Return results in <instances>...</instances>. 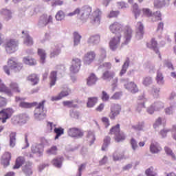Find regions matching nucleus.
<instances>
[{"label": "nucleus", "instance_id": "f257e3e1", "mask_svg": "<svg viewBox=\"0 0 176 176\" xmlns=\"http://www.w3.org/2000/svg\"><path fill=\"white\" fill-rule=\"evenodd\" d=\"M81 12V14H80ZM92 13V14H91ZM80 14V19L82 21H86L89 19V22L92 25L98 27L101 24V16L102 11L100 8H96L93 12V8L90 6H84L80 8H76L72 12L67 14L69 17Z\"/></svg>", "mask_w": 176, "mask_h": 176}, {"label": "nucleus", "instance_id": "f03ea898", "mask_svg": "<svg viewBox=\"0 0 176 176\" xmlns=\"http://www.w3.org/2000/svg\"><path fill=\"white\" fill-rule=\"evenodd\" d=\"M8 65H4L3 69L7 75H10V69L15 72H20L23 69V64L16 60V58H10L7 62Z\"/></svg>", "mask_w": 176, "mask_h": 176}, {"label": "nucleus", "instance_id": "7ed1b4c3", "mask_svg": "<svg viewBox=\"0 0 176 176\" xmlns=\"http://www.w3.org/2000/svg\"><path fill=\"white\" fill-rule=\"evenodd\" d=\"M3 47L6 53L12 54V53H14L19 50V41H16V39H8L4 43Z\"/></svg>", "mask_w": 176, "mask_h": 176}, {"label": "nucleus", "instance_id": "20e7f679", "mask_svg": "<svg viewBox=\"0 0 176 176\" xmlns=\"http://www.w3.org/2000/svg\"><path fill=\"white\" fill-rule=\"evenodd\" d=\"M120 112H122V106L118 103H113L110 107L109 118L111 120H115V119H116V116L120 115Z\"/></svg>", "mask_w": 176, "mask_h": 176}, {"label": "nucleus", "instance_id": "39448f33", "mask_svg": "<svg viewBox=\"0 0 176 176\" xmlns=\"http://www.w3.org/2000/svg\"><path fill=\"white\" fill-rule=\"evenodd\" d=\"M67 134L69 137L72 138H82L85 135V132L82 129L78 127H72L69 129L67 131Z\"/></svg>", "mask_w": 176, "mask_h": 176}, {"label": "nucleus", "instance_id": "423d86ee", "mask_svg": "<svg viewBox=\"0 0 176 176\" xmlns=\"http://www.w3.org/2000/svg\"><path fill=\"white\" fill-rule=\"evenodd\" d=\"M109 30L116 35H122L124 30L123 24L120 22H114L110 25Z\"/></svg>", "mask_w": 176, "mask_h": 176}, {"label": "nucleus", "instance_id": "0eeeda50", "mask_svg": "<svg viewBox=\"0 0 176 176\" xmlns=\"http://www.w3.org/2000/svg\"><path fill=\"white\" fill-rule=\"evenodd\" d=\"M147 47L148 49H151V50H153L155 52V54H158L159 58L162 60V55L160 54V51L159 50V47L157 44V41H156V38H152L150 41V43H146Z\"/></svg>", "mask_w": 176, "mask_h": 176}, {"label": "nucleus", "instance_id": "6e6552de", "mask_svg": "<svg viewBox=\"0 0 176 176\" xmlns=\"http://www.w3.org/2000/svg\"><path fill=\"white\" fill-rule=\"evenodd\" d=\"M120 39H122V34L116 35L111 38L109 41V47L111 50L115 52L118 49V46L120 45Z\"/></svg>", "mask_w": 176, "mask_h": 176}, {"label": "nucleus", "instance_id": "1a4fd4ad", "mask_svg": "<svg viewBox=\"0 0 176 176\" xmlns=\"http://www.w3.org/2000/svg\"><path fill=\"white\" fill-rule=\"evenodd\" d=\"M133 38V29L129 25L125 26L124 30V41L122 45H128Z\"/></svg>", "mask_w": 176, "mask_h": 176}, {"label": "nucleus", "instance_id": "9d476101", "mask_svg": "<svg viewBox=\"0 0 176 176\" xmlns=\"http://www.w3.org/2000/svg\"><path fill=\"white\" fill-rule=\"evenodd\" d=\"M82 65V60L78 58H73L72 60V66L70 67V72L72 74H77L80 69V65Z\"/></svg>", "mask_w": 176, "mask_h": 176}, {"label": "nucleus", "instance_id": "9b49d317", "mask_svg": "<svg viewBox=\"0 0 176 176\" xmlns=\"http://www.w3.org/2000/svg\"><path fill=\"white\" fill-rule=\"evenodd\" d=\"M144 34L145 32L144 30V24L142 22L139 21L136 24V35L135 37L137 39H142L144 38Z\"/></svg>", "mask_w": 176, "mask_h": 176}, {"label": "nucleus", "instance_id": "f8f14e48", "mask_svg": "<svg viewBox=\"0 0 176 176\" xmlns=\"http://www.w3.org/2000/svg\"><path fill=\"white\" fill-rule=\"evenodd\" d=\"M10 160H12V153L10 152H5L1 157V164L3 167H8L10 164Z\"/></svg>", "mask_w": 176, "mask_h": 176}, {"label": "nucleus", "instance_id": "ddd939ff", "mask_svg": "<svg viewBox=\"0 0 176 176\" xmlns=\"http://www.w3.org/2000/svg\"><path fill=\"white\" fill-rule=\"evenodd\" d=\"M96 52H94V51L87 52L84 56V61L85 64L90 65V64L96 60Z\"/></svg>", "mask_w": 176, "mask_h": 176}, {"label": "nucleus", "instance_id": "4468645a", "mask_svg": "<svg viewBox=\"0 0 176 176\" xmlns=\"http://www.w3.org/2000/svg\"><path fill=\"white\" fill-rule=\"evenodd\" d=\"M116 76V74L115 72L107 69L102 72L101 78L103 79V80H108L109 82H111V80H112Z\"/></svg>", "mask_w": 176, "mask_h": 176}, {"label": "nucleus", "instance_id": "2eb2a0df", "mask_svg": "<svg viewBox=\"0 0 176 176\" xmlns=\"http://www.w3.org/2000/svg\"><path fill=\"white\" fill-rule=\"evenodd\" d=\"M124 87L128 91L132 93V94H135V93H138L139 91L138 87L134 82H130L125 84Z\"/></svg>", "mask_w": 176, "mask_h": 176}, {"label": "nucleus", "instance_id": "dca6fc26", "mask_svg": "<svg viewBox=\"0 0 176 176\" xmlns=\"http://www.w3.org/2000/svg\"><path fill=\"white\" fill-rule=\"evenodd\" d=\"M69 93H71V89L61 91L56 96H52L51 100L52 101H60V100H63L64 97H68V96H69Z\"/></svg>", "mask_w": 176, "mask_h": 176}, {"label": "nucleus", "instance_id": "f3484780", "mask_svg": "<svg viewBox=\"0 0 176 176\" xmlns=\"http://www.w3.org/2000/svg\"><path fill=\"white\" fill-rule=\"evenodd\" d=\"M45 100L41 102L34 110V116L36 118H39L42 113H43V109H45Z\"/></svg>", "mask_w": 176, "mask_h": 176}, {"label": "nucleus", "instance_id": "a211bd4d", "mask_svg": "<svg viewBox=\"0 0 176 176\" xmlns=\"http://www.w3.org/2000/svg\"><path fill=\"white\" fill-rule=\"evenodd\" d=\"M23 173L25 176H31L33 174L32 172V163L28 162H26L25 165L22 168Z\"/></svg>", "mask_w": 176, "mask_h": 176}, {"label": "nucleus", "instance_id": "6ab92c4d", "mask_svg": "<svg viewBox=\"0 0 176 176\" xmlns=\"http://www.w3.org/2000/svg\"><path fill=\"white\" fill-rule=\"evenodd\" d=\"M32 153H36L38 155V156H42L43 155V145L42 144H36L32 146L31 148Z\"/></svg>", "mask_w": 176, "mask_h": 176}, {"label": "nucleus", "instance_id": "aec40b11", "mask_svg": "<svg viewBox=\"0 0 176 176\" xmlns=\"http://www.w3.org/2000/svg\"><path fill=\"white\" fill-rule=\"evenodd\" d=\"M39 23L46 26L50 23H53V16L52 15L47 16L46 14H43L41 16Z\"/></svg>", "mask_w": 176, "mask_h": 176}, {"label": "nucleus", "instance_id": "412c9836", "mask_svg": "<svg viewBox=\"0 0 176 176\" xmlns=\"http://www.w3.org/2000/svg\"><path fill=\"white\" fill-rule=\"evenodd\" d=\"M162 150L159 143L154 142H151L150 145V152L151 153H159Z\"/></svg>", "mask_w": 176, "mask_h": 176}, {"label": "nucleus", "instance_id": "4be33fe9", "mask_svg": "<svg viewBox=\"0 0 176 176\" xmlns=\"http://www.w3.org/2000/svg\"><path fill=\"white\" fill-rule=\"evenodd\" d=\"M97 80H98V78L96 74H94V73H91L87 78V86H93L97 83Z\"/></svg>", "mask_w": 176, "mask_h": 176}, {"label": "nucleus", "instance_id": "5701e85b", "mask_svg": "<svg viewBox=\"0 0 176 176\" xmlns=\"http://www.w3.org/2000/svg\"><path fill=\"white\" fill-rule=\"evenodd\" d=\"M63 162H64V157H58L52 160L51 163L54 166V167H56V168H61V166H63Z\"/></svg>", "mask_w": 176, "mask_h": 176}, {"label": "nucleus", "instance_id": "b1692460", "mask_svg": "<svg viewBox=\"0 0 176 176\" xmlns=\"http://www.w3.org/2000/svg\"><path fill=\"white\" fill-rule=\"evenodd\" d=\"M25 163V158L24 157L19 156L16 158L15 164L13 166V170H17Z\"/></svg>", "mask_w": 176, "mask_h": 176}, {"label": "nucleus", "instance_id": "393cba45", "mask_svg": "<svg viewBox=\"0 0 176 176\" xmlns=\"http://www.w3.org/2000/svg\"><path fill=\"white\" fill-rule=\"evenodd\" d=\"M28 80L32 83V86H35L38 83H39V77H38V75L35 74H32L30 76H28Z\"/></svg>", "mask_w": 176, "mask_h": 176}, {"label": "nucleus", "instance_id": "a878e982", "mask_svg": "<svg viewBox=\"0 0 176 176\" xmlns=\"http://www.w3.org/2000/svg\"><path fill=\"white\" fill-rule=\"evenodd\" d=\"M100 34L92 35L88 39V43L91 45H97V43H100Z\"/></svg>", "mask_w": 176, "mask_h": 176}, {"label": "nucleus", "instance_id": "bb28decb", "mask_svg": "<svg viewBox=\"0 0 176 176\" xmlns=\"http://www.w3.org/2000/svg\"><path fill=\"white\" fill-rule=\"evenodd\" d=\"M10 89L11 90L12 94H13V93H21V89L17 82H12L10 84Z\"/></svg>", "mask_w": 176, "mask_h": 176}, {"label": "nucleus", "instance_id": "cd10ccee", "mask_svg": "<svg viewBox=\"0 0 176 176\" xmlns=\"http://www.w3.org/2000/svg\"><path fill=\"white\" fill-rule=\"evenodd\" d=\"M37 54L40 57V62L41 64H45V61L46 60V51L43 49L38 48L37 50Z\"/></svg>", "mask_w": 176, "mask_h": 176}, {"label": "nucleus", "instance_id": "c85d7f7f", "mask_svg": "<svg viewBox=\"0 0 176 176\" xmlns=\"http://www.w3.org/2000/svg\"><path fill=\"white\" fill-rule=\"evenodd\" d=\"M50 87H52V86H54V85H56V82H57V72H51L50 76Z\"/></svg>", "mask_w": 176, "mask_h": 176}, {"label": "nucleus", "instance_id": "c756f323", "mask_svg": "<svg viewBox=\"0 0 176 176\" xmlns=\"http://www.w3.org/2000/svg\"><path fill=\"white\" fill-rule=\"evenodd\" d=\"M98 101V98L97 97L88 98V101L87 103V108H93V107H94V105L97 104Z\"/></svg>", "mask_w": 176, "mask_h": 176}, {"label": "nucleus", "instance_id": "7c9ffc66", "mask_svg": "<svg viewBox=\"0 0 176 176\" xmlns=\"http://www.w3.org/2000/svg\"><path fill=\"white\" fill-rule=\"evenodd\" d=\"M38 105V102H21L19 104V107L21 108H25V109H28V108H32V107H36Z\"/></svg>", "mask_w": 176, "mask_h": 176}, {"label": "nucleus", "instance_id": "2f4dec72", "mask_svg": "<svg viewBox=\"0 0 176 176\" xmlns=\"http://www.w3.org/2000/svg\"><path fill=\"white\" fill-rule=\"evenodd\" d=\"M23 61L27 65H30V66L36 65V60H35V58H33L24 57L23 58Z\"/></svg>", "mask_w": 176, "mask_h": 176}, {"label": "nucleus", "instance_id": "473e14b6", "mask_svg": "<svg viewBox=\"0 0 176 176\" xmlns=\"http://www.w3.org/2000/svg\"><path fill=\"white\" fill-rule=\"evenodd\" d=\"M169 3H166V1H160V0H155L154 1V6L157 9H161V8H164V6H167Z\"/></svg>", "mask_w": 176, "mask_h": 176}, {"label": "nucleus", "instance_id": "72a5a7b5", "mask_svg": "<svg viewBox=\"0 0 176 176\" xmlns=\"http://www.w3.org/2000/svg\"><path fill=\"white\" fill-rule=\"evenodd\" d=\"M156 81L158 85H163L164 83V76H163V73L160 70L157 71Z\"/></svg>", "mask_w": 176, "mask_h": 176}, {"label": "nucleus", "instance_id": "f704fd0d", "mask_svg": "<svg viewBox=\"0 0 176 176\" xmlns=\"http://www.w3.org/2000/svg\"><path fill=\"white\" fill-rule=\"evenodd\" d=\"M23 43L26 46H32V45H34V39L31 38L28 33L25 34V37L23 40Z\"/></svg>", "mask_w": 176, "mask_h": 176}, {"label": "nucleus", "instance_id": "c9c22d12", "mask_svg": "<svg viewBox=\"0 0 176 176\" xmlns=\"http://www.w3.org/2000/svg\"><path fill=\"white\" fill-rule=\"evenodd\" d=\"M111 144V137L105 136L103 140V144L102 146V151H107L108 146H109Z\"/></svg>", "mask_w": 176, "mask_h": 176}, {"label": "nucleus", "instance_id": "e433bc0d", "mask_svg": "<svg viewBox=\"0 0 176 176\" xmlns=\"http://www.w3.org/2000/svg\"><path fill=\"white\" fill-rule=\"evenodd\" d=\"M0 93H6L8 96H12V91L5 85V84H0Z\"/></svg>", "mask_w": 176, "mask_h": 176}, {"label": "nucleus", "instance_id": "4c0bfd02", "mask_svg": "<svg viewBox=\"0 0 176 176\" xmlns=\"http://www.w3.org/2000/svg\"><path fill=\"white\" fill-rule=\"evenodd\" d=\"M120 132V124H118L110 129V134L116 137Z\"/></svg>", "mask_w": 176, "mask_h": 176}, {"label": "nucleus", "instance_id": "58836bf2", "mask_svg": "<svg viewBox=\"0 0 176 176\" xmlns=\"http://www.w3.org/2000/svg\"><path fill=\"white\" fill-rule=\"evenodd\" d=\"M132 12L135 14V19H137V17L141 14V10L140 9L138 4L136 3L133 5Z\"/></svg>", "mask_w": 176, "mask_h": 176}, {"label": "nucleus", "instance_id": "ea45409f", "mask_svg": "<svg viewBox=\"0 0 176 176\" xmlns=\"http://www.w3.org/2000/svg\"><path fill=\"white\" fill-rule=\"evenodd\" d=\"M54 132L56 135L55 136V140H58V138H60V137L64 134V129L62 127L55 128L54 129Z\"/></svg>", "mask_w": 176, "mask_h": 176}, {"label": "nucleus", "instance_id": "a19ab883", "mask_svg": "<svg viewBox=\"0 0 176 176\" xmlns=\"http://www.w3.org/2000/svg\"><path fill=\"white\" fill-rule=\"evenodd\" d=\"M153 16L152 18V21L156 22V21H162V12L160 11H157L153 13Z\"/></svg>", "mask_w": 176, "mask_h": 176}, {"label": "nucleus", "instance_id": "79ce46f5", "mask_svg": "<svg viewBox=\"0 0 176 176\" xmlns=\"http://www.w3.org/2000/svg\"><path fill=\"white\" fill-rule=\"evenodd\" d=\"M114 140L116 142H122V141H124L126 140V135L122 132H120L116 136H115Z\"/></svg>", "mask_w": 176, "mask_h": 176}, {"label": "nucleus", "instance_id": "37998d69", "mask_svg": "<svg viewBox=\"0 0 176 176\" xmlns=\"http://www.w3.org/2000/svg\"><path fill=\"white\" fill-rule=\"evenodd\" d=\"M74 46H76L80 43V39L82 38V36L78 34V32L74 33Z\"/></svg>", "mask_w": 176, "mask_h": 176}, {"label": "nucleus", "instance_id": "c03bdc74", "mask_svg": "<svg viewBox=\"0 0 176 176\" xmlns=\"http://www.w3.org/2000/svg\"><path fill=\"white\" fill-rule=\"evenodd\" d=\"M16 145V133H11L10 134V146L14 148Z\"/></svg>", "mask_w": 176, "mask_h": 176}, {"label": "nucleus", "instance_id": "a18cd8bd", "mask_svg": "<svg viewBox=\"0 0 176 176\" xmlns=\"http://www.w3.org/2000/svg\"><path fill=\"white\" fill-rule=\"evenodd\" d=\"M9 116L6 114L4 109L0 111V120H1L2 123H6V120H8Z\"/></svg>", "mask_w": 176, "mask_h": 176}, {"label": "nucleus", "instance_id": "49530a36", "mask_svg": "<svg viewBox=\"0 0 176 176\" xmlns=\"http://www.w3.org/2000/svg\"><path fill=\"white\" fill-rule=\"evenodd\" d=\"M55 18L58 21H61V20H64L65 18V13L63 10H59L57 12Z\"/></svg>", "mask_w": 176, "mask_h": 176}, {"label": "nucleus", "instance_id": "de8ad7c7", "mask_svg": "<svg viewBox=\"0 0 176 176\" xmlns=\"http://www.w3.org/2000/svg\"><path fill=\"white\" fill-rule=\"evenodd\" d=\"M155 105H163V103L161 102H154L153 104V105H151V107H149L147 109V112L148 113H149L150 115H152L154 112H155Z\"/></svg>", "mask_w": 176, "mask_h": 176}, {"label": "nucleus", "instance_id": "09e8293b", "mask_svg": "<svg viewBox=\"0 0 176 176\" xmlns=\"http://www.w3.org/2000/svg\"><path fill=\"white\" fill-rule=\"evenodd\" d=\"M57 151H58V149L57 148V146H52L50 148L47 150V153L48 155H57Z\"/></svg>", "mask_w": 176, "mask_h": 176}, {"label": "nucleus", "instance_id": "8fccbe9b", "mask_svg": "<svg viewBox=\"0 0 176 176\" xmlns=\"http://www.w3.org/2000/svg\"><path fill=\"white\" fill-rule=\"evenodd\" d=\"M164 151H165V153H166V155H168V156H171V157H173L174 159V160H175V154H174V153H173V150H171L170 148V147L165 146Z\"/></svg>", "mask_w": 176, "mask_h": 176}, {"label": "nucleus", "instance_id": "3c124183", "mask_svg": "<svg viewBox=\"0 0 176 176\" xmlns=\"http://www.w3.org/2000/svg\"><path fill=\"white\" fill-rule=\"evenodd\" d=\"M142 83L144 86H149L150 85H152L153 80L152 77H145L143 78Z\"/></svg>", "mask_w": 176, "mask_h": 176}, {"label": "nucleus", "instance_id": "603ef678", "mask_svg": "<svg viewBox=\"0 0 176 176\" xmlns=\"http://www.w3.org/2000/svg\"><path fill=\"white\" fill-rule=\"evenodd\" d=\"M123 157H124V155L118 152L114 153L113 155V158L115 162H118V160H122Z\"/></svg>", "mask_w": 176, "mask_h": 176}, {"label": "nucleus", "instance_id": "864d4df0", "mask_svg": "<svg viewBox=\"0 0 176 176\" xmlns=\"http://www.w3.org/2000/svg\"><path fill=\"white\" fill-rule=\"evenodd\" d=\"M154 168L151 166L145 170V175L146 176H156V173H153Z\"/></svg>", "mask_w": 176, "mask_h": 176}, {"label": "nucleus", "instance_id": "5fc2aeb1", "mask_svg": "<svg viewBox=\"0 0 176 176\" xmlns=\"http://www.w3.org/2000/svg\"><path fill=\"white\" fill-rule=\"evenodd\" d=\"M4 110L5 113H6L7 116L10 119L13 114L14 113V110L12 108H6V109H3Z\"/></svg>", "mask_w": 176, "mask_h": 176}, {"label": "nucleus", "instance_id": "6e6d98bb", "mask_svg": "<svg viewBox=\"0 0 176 176\" xmlns=\"http://www.w3.org/2000/svg\"><path fill=\"white\" fill-rule=\"evenodd\" d=\"M63 104L65 105V107H69V108H76V104H74V100L63 101Z\"/></svg>", "mask_w": 176, "mask_h": 176}, {"label": "nucleus", "instance_id": "4d7b16f0", "mask_svg": "<svg viewBox=\"0 0 176 176\" xmlns=\"http://www.w3.org/2000/svg\"><path fill=\"white\" fill-rule=\"evenodd\" d=\"M3 14L6 16V19L7 20H10L12 19V12L9 10H3L2 11Z\"/></svg>", "mask_w": 176, "mask_h": 176}, {"label": "nucleus", "instance_id": "13d9d810", "mask_svg": "<svg viewBox=\"0 0 176 176\" xmlns=\"http://www.w3.org/2000/svg\"><path fill=\"white\" fill-rule=\"evenodd\" d=\"M159 93H160V88H153L152 94L154 98H159Z\"/></svg>", "mask_w": 176, "mask_h": 176}, {"label": "nucleus", "instance_id": "bf43d9fd", "mask_svg": "<svg viewBox=\"0 0 176 176\" xmlns=\"http://www.w3.org/2000/svg\"><path fill=\"white\" fill-rule=\"evenodd\" d=\"M6 105H8V99L0 96V108L6 107Z\"/></svg>", "mask_w": 176, "mask_h": 176}, {"label": "nucleus", "instance_id": "052dcab7", "mask_svg": "<svg viewBox=\"0 0 176 176\" xmlns=\"http://www.w3.org/2000/svg\"><path fill=\"white\" fill-rule=\"evenodd\" d=\"M123 96V94L122 92H116L111 97V100H120L122 98V96Z\"/></svg>", "mask_w": 176, "mask_h": 176}, {"label": "nucleus", "instance_id": "680f3d73", "mask_svg": "<svg viewBox=\"0 0 176 176\" xmlns=\"http://www.w3.org/2000/svg\"><path fill=\"white\" fill-rule=\"evenodd\" d=\"M143 14L147 17H152V11L149 8H143L142 10Z\"/></svg>", "mask_w": 176, "mask_h": 176}, {"label": "nucleus", "instance_id": "e2e57ef3", "mask_svg": "<svg viewBox=\"0 0 176 176\" xmlns=\"http://www.w3.org/2000/svg\"><path fill=\"white\" fill-rule=\"evenodd\" d=\"M119 11H111L107 15L108 19H113L119 16Z\"/></svg>", "mask_w": 176, "mask_h": 176}, {"label": "nucleus", "instance_id": "0e129e2a", "mask_svg": "<svg viewBox=\"0 0 176 176\" xmlns=\"http://www.w3.org/2000/svg\"><path fill=\"white\" fill-rule=\"evenodd\" d=\"M130 143L132 146V149H133V151H135V149H137V148H138V144L137 142V140H135V139H134V138H132L131 139Z\"/></svg>", "mask_w": 176, "mask_h": 176}, {"label": "nucleus", "instance_id": "69168bd1", "mask_svg": "<svg viewBox=\"0 0 176 176\" xmlns=\"http://www.w3.org/2000/svg\"><path fill=\"white\" fill-rule=\"evenodd\" d=\"M164 28V22H160L157 24V32H163V30Z\"/></svg>", "mask_w": 176, "mask_h": 176}, {"label": "nucleus", "instance_id": "338daca9", "mask_svg": "<svg viewBox=\"0 0 176 176\" xmlns=\"http://www.w3.org/2000/svg\"><path fill=\"white\" fill-rule=\"evenodd\" d=\"M102 101L109 100V95H108L105 91H102Z\"/></svg>", "mask_w": 176, "mask_h": 176}, {"label": "nucleus", "instance_id": "774afa93", "mask_svg": "<svg viewBox=\"0 0 176 176\" xmlns=\"http://www.w3.org/2000/svg\"><path fill=\"white\" fill-rule=\"evenodd\" d=\"M172 138L176 141V125H173L172 127Z\"/></svg>", "mask_w": 176, "mask_h": 176}]
</instances>
